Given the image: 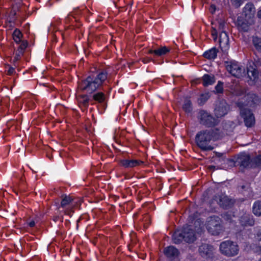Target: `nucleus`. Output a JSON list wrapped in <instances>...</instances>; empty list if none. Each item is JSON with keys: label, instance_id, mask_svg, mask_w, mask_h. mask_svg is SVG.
<instances>
[{"label": "nucleus", "instance_id": "f257e3e1", "mask_svg": "<svg viewBox=\"0 0 261 261\" xmlns=\"http://www.w3.org/2000/svg\"><path fill=\"white\" fill-rule=\"evenodd\" d=\"M227 70L233 76L240 77L247 75V82L250 85H255L261 87V62L255 61L249 63L246 69L241 66L234 61L225 62Z\"/></svg>", "mask_w": 261, "mask_h": 261}, {"label": "nucleus", "instance_id": "f03ea898", "mask_svg": "<svg viewBox=\"0 0 261 261\" xmlns=\"http://www.w3.org/2000/svg\"><path fill=\"white\" fill-rule=\"evenodd\" d=\"M196 239L193 230L190 226H185L181 230H176L172 236V240L175 244L181 243L182 241L191 243Z\"/></svg>", "mask_w": 261, "mask_h": 261}, {"label": "nucleus", "instance_id": "7ed1b4c3", "mask_svg": "<svg viewBox=\"0 0 261 261\" xmlns=\"http://www.w3.org/2000/svg\"><path fill=\"white\" fill-rule=\"evenodd\" d=\"M206 227L208 232L214 236H218L224 231L222 220L216 216L210 217L207 219Z\"/></svg>", "mask_w": 261, "mask_h": 261}, {"label": "nucleus", "instance_id": "20e7f679", "mask_svg": "<svg viewBox=\"0 0 261 261\" xmlns=\"http://www.w3.org/2000/svg\"><path fill=\"white\" fill-rule=\"evenodd\" d=\"M236 104L240 109V116L243 119L245 125L247 127H251L255 123L253 114L248 107L244 105L242 101H238Z\"/></svg>", "mask_w": 261, "mask_h": 261}, {"label": "nucleus", "instance_id": "39448f33", "mask_svg": "<svg viewBox=\"0 0 261 261\" xmlns=\"http://www.w3.org/2000/svg\"><path fill=\"white\" fill-rule=\"evenodd\" d=\"M199 123L207 127H214L219 123L218 120L207 111L201 110L197 115Z\"/></svg>", "mask_w": 261, "mask_h": 261}, {"label": "nucleus", "instance_id": "423d86ee", "mask_svg": "<svg viewBox=\"0 0 261 261\" xmlns=\"http://www.w3.org/2000/svg\"><path fill=\"white\" fill-rule=\"evenodd\" d=\"M220 250L223 255L232 257L239 253V248L237 243L228 240L223 241L220 244Z\"/></svg>", "mask_w": 261, "mask_h": 261}, {"label": "nucleus", "instance_id": "0eeeda50", "mask_svg": "<svg viewBox=\"0 0 261 261\" xmlns=\"http://www.w3.org/2000/svg\"><path fill=\"white\" fill-rule=\"evenodd\" d=\"M227 161L232 163L234 166H239L242 170L245 168H253L252 156L246 153L238 154L234 162L231 160H227Z\"/></svg>", "mask_w": 261, "mask_h": 261}, {"label": "nucleus", "instance_id": "6e6552de", "mask_svg": "<svg viewBox=\"0 0 261 261\" xmlns=\"http://www.w3.org/2000/svg\"><path fill=\"white\" fill-rule=\"evenodd\" d=\"M99 86L94 79V77L91 76H88L79 85V88L81 90L86 91L89 93H92L95 91Z\"/></svg>", "mask_w": 261, "mask_h": 261}, {"label": "nucleus", "instance_id": "1a4fd4ad", "mask_svg": "<svg viewBox=\"0 0 261 261\" xmlns=\"http://www.w3.org/2000/svg\"><path fill=\"white\" fill-rule=\"evenodd\" d=\"M211 140V135L207 130L198 132L195 137V140L198 147H211L208 146Z\"/></svg>", "mask_w": 261, "mask_h": 261}, {"label": "nucleus", "instance_id": "9d476101", "mask_svg": "<svg viewBox=\"0 0 261 261\" xmlns=\"http://www.w3.org/2000/svg\"><path fill=\"white\" fill-rule=\"evenodd\" d=\"M229 107L226 101L221 100L218 101L214 109V114L218 118L224 116L227 114Z\"/></svg>", "mask_w": 261, "mask_h": 261}, {"label": "nucleus", "instance_id": "9b49d317", "mask_svg": "<svg viewBox=\"0 0 261 261\" xmlns=\"http://www.w3.org/2000/svg\"><path fill=\"white\" fill-rule=\"evenodd\" d=\"M214 200L217 202L221 207L224 208L231 207L234 203V200L223 194L215 196Z\"/></svg>", "mask_w": 261, "mask_h": 261}, {"label": "nucleus", "instance_id": "f8f14e48", "mask_svg": "<svg viewBox=\"0 0 261 261\" xmlns=\"http://www.w3.org/2000/svg\"><path fill=\"white\" fill-rule=\"evenodd\" d=\"M200 255L205 258H210L212 256L213 247L207 244H202L198 249Z\"/></svg>", "mask_w": 261, "mask_h": 261}, {"label": "nucleus", "instance_id": "ddd939ff", "mask_svg": "<svg viewBox=\"0 0 261 261\" xmlns=\"http://www.w3.org/2000/svg\"><path fill=\"white\" fill-rule=\"evenodd\" d=\"M245 101H242L246 107H253L259 102L258 97L254 93H248L244 96Z\"/></svg>", "mask_w": 261, "mask_h": 261}, {"label": "nucleus", "instance_id": "4468645a", "mask_svg": "<svg viewBox=\"0 0 261 261\" xmlns=\"http://www.w3.org/2000/svg\"><path fill=\"white\" fill-rule=\"evenodd\" d=\"M219 44L221 49L223 51H226L229 48V38L228 36L225 31H222L219 36Z\"/></svg>", "mask_w": 261, "mask_h": 261}, {"label": "nucleus", "instance_id": "2eb2a0df", "mask_svg": "<svg viewBox=\"0 0 261 261\" xmlns=\"http://www.w3.org/2000/svg\"><path fill=\"white\" fill-rule=\"evenodd\" d=\"M240 223L242 226H253L254 224V220L252 215L249 214H244L240 219Z\"/></svg>", "mask_w": 261, "mask_h": 261}, {"label": "nucleus", "instance_id": "dca6fc26", "mask_svg": "<svg viewBox=\"0 0 261 261\" xmlns=\"http://www.w3.org/2000/svg\"><path fill=\"white\" fill-rule=\"evenodd\" d=\"M106 98V95L103 93L101 92H96L93 94L92 96V105L94 103V101H96L104 106L105 105Z\"/></svg>", "mask_w": 261, "mask_h": 261}, {"label": "nucleus", "instance_id": "f3484780", "mask_svg": "<svg viewBox=\"0 0 261 261\" xmlns=\"http://www.w3.org/2000/svg\"><path fill=\"white\" fill-rule=\"evenodd\" d=\"M120 163L122 166L125 168H133L140 165L143 162L137 160H122Z\"/></svg>", "mask_w": 261, "mask_h": 261}, {"label": "nucleus", "instance_id": "a211bd4d", "mask_svg": "<svg viewBox=\"0 0 261 261\" xmlns=\"http://www.w3.org/2000/svg\"><path fill=\"white\" fill-rule=\"evenodd\" d=\"M166 256L169 258L175 257L178 256L179 251L177 249L173 246L166 247L164 250Z\"/></svg>", "mask_w": 261, "mask_h": 261}, {"label": "nucleus", "instance_id": "6ab92c4d", "mask_svg": "<svg viewBox=\"0 0 261 261\" xmlns=\"http://www.w3.org/2000/svg\"><path fill=\"white\" fill-rule=\"evenodd\" d=\"M237 25L239 30L243 32H248L250 29L249 23L241 17L237 19Z\"/></svg>", "mask_w": 261, "mask_h": 261}, {"label": "nucleus", "instance_id": "aec40b11", "mask_svg": "<svg viewBox=\"0 0 261 261\" xmlns=\"http://www.w3.org/2000/svg\"><path fill=\"white\" fill-rule=\"evenodd\" d=\"M237 125V123L236 122L233 121H227L224 123L223 126L224 131H225L226 135H230L233 132Z\"/></svg>", "mask_w": 261, "mask_h": 261}, {"label": "nucleus", "instance_id": "412c9836", "mask_svg": "<svg viewBox=\"0 0 261 261\" xmlns=\"http://www.w3.org/2000/svg\"><path fill=\"white\" fill-rule=\"evenodd\" d=\"M107 77L108 72L106 70H102L99 72V73L95 77H94V79L100 86L102 83L107 79Z\"/></svg>", "mask_w": 261, "mask_h": 261}, {"label": "nucleus", "instance_id": "4be33fe9", "mask_svg": "<svg viewBox=\"0 0 261 261\" xmlns=\"http://www.w3.org/2000/svg\"><path fill=\"white\" fill-rule=\"evenodd\" d=\"M203 85L204 86L211 85L215 82V78L214 75L205 74L202 77Z\"/></svg>", "mask_w": 261, "mask_h": 261}, {"label": "nucleus", "instance_id": "5701e85b", "mask_svg": "<svg viewBox=\"0 0 261 261\" xmlns=\"http://www.w3.org/2000/svg\"><path fill=\"white\" fill-rule=\"evenodd\" d=\"M217 50L215 48H213L203 54V57L207 59H214L217 57Z\"/></svg>", "mask_w": 261, "mask_h": 261}, {"label": "nucleus", "instance_id": "b1692460", "mask_svg": "<svg viewBox=\"0 0 261 261\" xmlns=\"http://www.w3.org/2000/svg\"><path fill=\"white\" fill-rule=\"evenodd\" d=\"M253 213L256 216H261V201H255L252 207Z\"/></svg>", "mask_w": 261, "mask_h": 261}, {"label": "nucleus", "instance_id": "393cba45", "mask_svg": "<svg viewBox=\"0 0 261 261\" xmlns=\"http://www.w3.org/2000/svg\"><path fill=\"white\" fill-rule=\"evenodd\" d=\"M253 168H256L261 167V153L255 156H252Z\"/></svg>", "mask_w": 261, "mask_h": 261}, {"label": "nucleus", "instance_id": "a878e982", "mask_svg": "<svg viewBox=\"0 0 261 261\" xmlns=\"http://www.w3.org/2000/svg\"><path fill=\"white\" fill-rule=\"evenodd\" d=\"M250 188V184L245 181L241 180L238 184V190L239 192L243 193L247 191Z\"/></svg>", "mask_w": 261, "mask_h": 261}, {"label": "nucleus", "instance_id": "bb28decb", "mask_svg": "<svg viewBox=\"0 0 261 261\" xmlns=\"http://www.w3.org/2000/svg\"><path fill=\"white\" fill-rule=\"evenodd\" d=\"M182 109L187 113H191L192 111V102L190 99L186 98L182 106Z\"/></svg>", "mask_w": 261, "mask_h": 261}, {"label": "nucleus", "instance_id": "cd10ccee", "mask_svg": "<svg viewBox=\"0 0 261 261\" xmlns=\"http://www.w3.org/2000/svg\"><path fill=\"white\" fill-rule=\"evenodd\" d=\"M73 199L70 196H62V200L61 202V206L63 208L66 207V205L70 204L73 201Z\"/></svg>", "mask_w": 261, "mask_h": 261}, {"label": "nucleus", "instance_id": "c85d7f7f", "mask_svg": "<svg viewBox=\"0 0 261 261\" xmlns=\"http://www.w3.org/2000/svg\"><path fill=\"white\" fill-rule=\"evenodd\" d=\"M79 101L85 107H88L90 101L92 103V99H90L88 95L86 94L82 95L80 98Z\"/></svg>", "mask_w": 261, "mask_h": 261}, {"label": "nucleus", "instance_id": "c756f323", "mask_svg": "<svg viewBox=\"0 0 261 261\" xmlns=\"http://www.w3.org/2000/svg\"><path fill=\"white\" fill-rule=\"evenodd\" d=\"M210 97V96L208 93L201 94L197 99V102L198 105L200 106L204 105L205 102Z\"/></svg>", "mask_w": 261, "mask_h": 261}, {"label": "nucleus", "instance_id": "7c9ffc66", "mask_svg": "<svg viewBox=\"0 0 261 261\" xmlns=\"http://www.w3.org/2000/svg\"><path fill=\"white\" fill-rule=\"evenodd\" d=\"M252 43L256 49L261 52V38L258 37H253Z\"/></svg>", "mask_w": 261, "mask_h": 261}, {"label": "nucleus", "instance_id": "2f4dec72", "mask_svg": "<svg viewBox=\"0 0 261 261\" xmlns=\"http://www.w3.org/2000/svg\"><path fill=\"white\" fill-rule=\"evenodd\" d=\"M13 39L16 43H20L22 35L19 30L15 29L13 33Z\"/></svg>", "mask_w": 261, "mask_h": 261}, {"label": "nucleus", "instance_id": "473e14b6", "mask_svg": "<svg viewBox=\"0 0 261 261\" xmlns=\"http://www.w3.org/2000/svg\"><path fill=\"white\" fill-rule=\"evenodd\" d=\"M169 50L170 49L169 48L166 46H163L158 49H155L154 54L159 56H161L168 53Z\"/></svg>", "mask_w": 261, "mask_h": 261}, {"label": "nucleus", "instance_id": "72a5a7b5", "mask_svg": "<svg viewBox=\"0 0 261 261\" xmlns=\"http://www.w3.org/2000/svg\"><path fill=\"white\" fill-rule=\"evenodd\" d=\"M255 233L254 234V239L255 242H259L261 241V227H255Z\"/></svg>", "mask_w": 261, "mask_h": 261}, {"label": "nucleus", "instance_id": "f704fd0d", "mask_svg": "<svg viewBox=\"0 0 261 261\" xmlns=\"http://www.w3.org/2000/svg\"><path fill=\"white\" fill-rule=\"evenodd\" d=\"M223 83L219 81L217 85L215 87L216 93H222L223 91Z\"/></svg>", "mask_w": 261, "mask_h": 261}, {"label": "nucleus", "instance_id": "c9c22d12", "mask_svg": "<svg viewBox=\"0 0 261 261\" xmlns=\"http://www.w3.org/2000/svg\"><path fill=\"white\" fill-rule=\"evenodd\" d=\"M231 4L236 8H239L243 3V0H230Z\"/></svg>", "mask_w": 261, "mask_h": 261}, {"label": "nucleus", "instance_id": "e433bc0d", "mask_svg": "<svg viewBox=\"0 0 261 261\" xmlns=\"http://www.w3.org/2000/svg\"><path fill=\"white\" fill-rule=\"evenodd\" d=\"M222 218L226 221L231 222L232 221V217L231 215L228 213H226L223 214L222 215Z\"/></svg>", "mask_w": 261, "mask_h": 261}, {"label": "nucleus", "instance_id": "4c0bfd02", "mask_svg": "<svg viewBox=\"0 0 261 261\" xmlns=\"http://www.w3.org/2000/svg\"><path fill=\"white\" fill-rule=\"evenodd\" d=\"M20 42H21V44L19 45L18 49H21V51L24 52V50L28 46V43H27V42L24 41H21Z\"/></svg>", "mask_w": 261, "mask_h": 261}, {"label": "nucleus", "instance_id": "58836bf2", "mask_svg": "<svg viewBox=\"0 0 261 261\" xmlns=\"http://www.w3.org/2000/svg\"><path fill=\"white\" fill-rule=\"evenodd\" d=\"M253 251L257 253L258 254L261 255V246L255 245L253 248Z\"/></svg>", "mask_w": 261, "mask_h": 261}, {"label": "nucleus", "instance_id": "ea45409f", "mask_svg": "<svg viewBox=\"0 0 261 261\" xmlns=\"http://www.w3.org/2000/svg\"><path fill=\"white\" fill-rule=\"evenodd\" d=\"M23 54L24 52L21 51V49H17V50L16 51L15 55L14 56L18 58L19 59H20L21 57L23 56Z\"/></svg>", "mask_w": 261, "mask_h": 261}, {"label": "nucleus", "instance_id": "a19ab883", "mask_svg": "<svg viewBox=\"0 0 261 261\" xmlns=\"http://www.w3.org/2000/svg\"><path fill=\"white\" fill-rule=\"evenodd\" d=\"M1 213H0V216L3 217H7L8 216V215L4 212H3L2 211H4V212H7V210L5 208H4L2 206H1Z\"/></svg>", "mask_w": 261, "mask_h": 261}, {"label": "nucleus", "instance_id": "79ce46f5", "mask_svg": "<svg viewBox=\"0 0 261 261\" xmlns=\"http://www.w3.org/2000/svg\"><path fill=\"white\" fill-rule=\"evenodd\" d=\"M15 72V68L13 67H9V70H8V74L11 75L13 74Z\"/></svg>", "mask_w": 261, "mask_h": 261}, {"label": "nucleus", "instance_id": "37998d69", "mask_svg": "<svg viewBox=\"0 0 261 261\" xmlns=\"http://www.w3.org/2000/svg\"><path fill=\"white\" fill-rule=\"evenodd\" d=\"M20 59H19L18 58L15 57V56L14 57V58L12 60V63L14 64V65L15 67H16L17 66V62L18 61H19Z\"/></svg>", "mask_w": 261, "mask_h": 261}, {"label": "nucleus", "instance_id": "c03bdc74", "mask_svg": "<svg viewBox=\"0 0 261 261\" xmlns=\"http://www.w3.org/2000/svg\"><path fill=\"white\" fill-rule=\"evenodd\" d=\"M60 155L61 157H63L64 156L66 155V152H65L64 150H60L59 151Z\"/></svg>", "mask_w": 261, "mask_h": 261}, {"label": "nucleus", "instance_id": "a18cd8bd", "mask_svg": "<svg viewBox=\"0 0 261 261\" xmlns=\"http://www.w3.org/2000/svg\"><path fill=\"white\" fill-rule=\"evenodd\" d=\"M212 13H214L216 10V7L215 5H211L210 8Z\"/></svg>", "mask_w": 261, "mask_h": 261}, {"label": "nucleus", "instance_id": "49530a36", "mask_svg": "<svg viewBox=\"0 0 261 261\" xmlns=\"http://www.w3.org/2000/svg\"><path fill=\"white\" fill-rule=\"evenodd\" d=\"M214 153L216 154V156H218V158H220L223 156L224 154L222 153H220L218 152H214Z\"/></svg>", "mask_w": 261, "mask_h": 261}, {"label": "nucleus", "instance_id": "de8ad7c7", "mask_svg": "<svg viewBox=\"0 0 261 261\" xmlns=\"http://www.w3.org/2000/svg\"><path fill=\"white\" fill-rule=\"evenodd\" d=\"M29 225L31 227H34L35 225V222L34 221H31L29 222Z\"/></svg>", "mask_w": 261, "mask_h": 261}, {"label": "nucleus", "instance_id": "09e8293b", "mask_svg": "<svg viewBox=\"0 0 261 261\" xmlns=\"http://www.w3.org/2000/svg\"><path fill=\"white\" fill-rule=\"evenodd\" d=\"M208 169H210V170H215V169H218V168L216 167L215 166L212 165V166H208Z\"/></svg>", "mask_w": 261, "mask_h": 261}, {"label": "nucleus", "instance_id": "8fccbe9b", "mask_svg": "<svg viewBox=\"0 0 261 261\" xmlns=\"http://www.w3.org/2000/svg\"><path fill=\"white\" fill-rule=\"evenodd\" d=\"M201 149L203 151H207V150H212L214 148H201Z\"/></svg>", "mask_w": 261, "mask_h": 261}, {"label": "nucleus", "instance_id": "3c124183", "mask_svg": "<svg viewBox=\"0 0 261 261\" xmlns=\"http://www.w3.org/2000/svg\"><path fill=\"white\" fill-rule=\"evenodd\" d=\"M257 16L259 18H261V9L257 12Z\"/></svg>", "mask_w": 261, "mask_h": 261}, {"label": "nucleus", "instance_id": "603ef678", "mask_svg": "<svg viewBox=\"0 0 261 261\" xmlns=\"http://www.w3.org/2000/svg\"><path fill=\"white\" fill-rule=\"evenodd\" d=\"M248 8L249 9V10L250 11H251V9H252V8H251V6H250V5H247V6H246V7H245V9H248Z\"/></svg>", "mask_w": 261, "mask_h": 261}, {"label": "nucleus", "instance_id": "864d4df0", "mask_svg": "<svg viewBox=\"0 0 261 261\" xmlns=\"http://www.w3.org/2000/svg\"><path fill=\"white\" fill-rule=\"evenodd\" d=\"M64 213L66 215H69V211H68V210H65L64 211Z\"/></svg>", "mask_w": 261, "mask_h": 261}, {"label": "nucleus", "instance_id": "5fc2aeb1", "mask_svg": "<svg viewBox=\"0 0 261 261\" xmlns=\"http://www.w3.org/2000/svg\"><path fill=\"white\" fill-rule=\"evenodd\" d=\"M224 27V24L223 23H221L220 24V29H223Z\"/></svg>", "mask_w": 261, "mask_h": 261}, {"label": "nucleus", "instance_id": "6e6d98bb", "mask_svg": "<svg viewBox=\"0 0 261 261\" xmlns=\"http://www.w3.org/2000/svg\"><path fill=\"white\" fill-rule=\"evenodd\" d=\"M59 219V217L58 216H56L54 218V221L55 222H56Z\"/></svg>", "mask_w": 261, "mask_h": 261}, {"label": "nucleus", "instance_id": "4d7b16f0", "mask_svg": "<svg viewBox=\"0 0 261 261\" xmlns=\"http://www.w3.org/2000/svg\"><path fill=\"white\" fill-rule=\"evenodd\" d=\"M155 50L150 49L148 51L149 54H154Z\"/></svg>", "mask_w": 261, "mask_h": 261}, {"label": "nucleus", "instance_id": "13d9d810", "mask_svg": "<svg viewBox=\"0 0 261 261\" xmlns=\"http://www.w3.org/2000/svg\"><path fill=\"white\" fill-rule=\"evenodd\" d=\"M151 60V59L148 58V59H147V60L146 62H149V61H150ZM143 62H144V63H146V61H145V59H144V60H143Z\"/></svg>", "mask_w": 261, "mask_h": 261}, {"label": "nucleus", "instance_id": "bf43d9fd", "mask_svg": "<svg viewBox=\"0 0 261 261\" xmlns=\"http://www.w3.org/2000/svg\"><path fill=\"white\" fill-rule=\"evenodd\" d=\"M217 132H218V129H216L215 134H217L218 133Z\"/></svg>", "mask_w": 261, "mask_h": 261}, {"label": "nucleus", "instance_id": "052dcab7", "mask_svg": "<svg viewBox=\"0 0 261 261\" xmlns=\"http://www.w3.org/2000/svg\"><path fill=\"white\" fill-rule=\"evenodd\" d=\"M222 136H223V135H220H220H219V137H222Z\"/></svg>", "mask_w": 261, "mask_h": 261}, {"label": "nucleus", "instance_id": "680f3d73", "mask_svg": "<svg viewBox=\"0 0 261 261\" xmlns=\"http://www.w3.org/2000/svg\"><path fill=\"white\" fill-rule=\"evenodd\" d=\"M116 151L118 152V151H120V150L119 149H116Z\"/></svg>", "mask_w": 261, "mask_h": 261}, {"label": "nucleus", "instance_id": "e2e57ef3", "mask_svg": "<svg viewBox=\"0 0 261 261\" xmlns=\"http://www.w3.org/2000/svg\"><path fill=\"white\" fill-rule=\"evenodd\" d=\"M20 151V149H18V150L17 151V152H19Z\"/></svg>", "mask_w": 261, "mask_h": 261}, {"label": "nucleus", "instance_id": "0e129e2a", "mask_svg": "<svg viewBox=\"0 0 261 261\" xmlns=\"http://www.w3.org/2000/svg\"><path fill=\"white\" fill-rule=\"evenodd\" d=\"M24 151H25L24 150H22V152L23 153V152H24Z\"/></svg>", "mask_w": 261, "mask_h": 261}, {"label": "nucleus", "instance_id": "69168bd1", "mask_svg": "<svg viewBox=\"0 0 261 261\" xmlns=\"http://www.w3.org/2000/svg\"><path fill=\"white\" fill-rule=\"evenodd\" d=\"M258 261H261V258L259 259Z\"/></svg>", "mask_w": 261, "mask_h": 261}]
</instances>
